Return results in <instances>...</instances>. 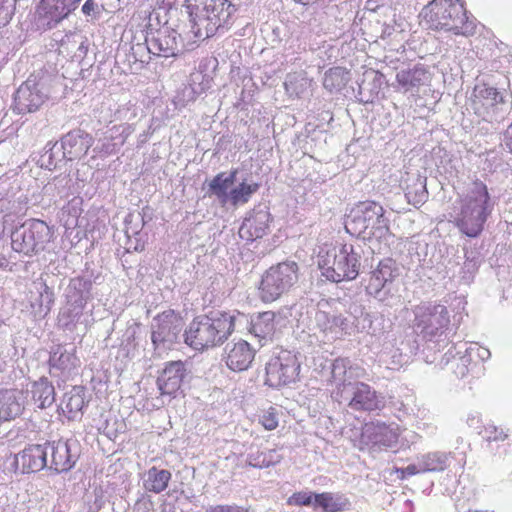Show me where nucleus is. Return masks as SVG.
<instances>
[{
  "label": "nucleus",
  "mask_w": 512,
  "mask_h": 512,
  "mask_svg": "<svg viewBox=\"0 0 512 512\" xmlns=\"http://www.w3.org/2000/svg\"><path fill=\"white\" fill-rule=\"evenodd\" d=\"M430 81L431 72L424 64L408 65L396 73V84L393 87L402 93H414Z\"/></svg>",
  "instance_id": "21"
},
{
  "label": "nucleus",
  "mask_w": 512,
  "mask_h": 512,
  "mask_svg": "<svg viewBox=\"0 0 512 512\" xmlns=\"http://www.w3.org/2000/svg\"><path fill=\"white\" fill-rule=\"evenodd\" d=\"M73 11L62 0H41L36 18L39 29L47 30L55 27Z\"/></svg>",
  "instance_id": "27"
},
{
  "label": "nucleus",
  "mask_w": 512,
  "mask_h": 512,
  "mask_svg": "<svg viewBox=\"0 0 512 512\" xmlns=\"http://www.w3.org/2000/svg\"><path fill=\"white\" fill-rule=\"evenodd\" d=\"M48 95L46 84L41 79L30 76L16 90L13 110L21 115L36 112L47 101Z\"/></svg>",
  "instance_id": "16"
},
{
  "label": "nucleus",
  "mask_w": 512,
  "mask_h": 512,
  "mask_svg": "<svg viewBox=\"0 0 512 512\" xmlns=\"http://www.w3.org/2000/svg\"><path fill=\"white\" fill-rule=\"evenodd\" d=\"M485 438L487 441H504L507 439L508 434L504 432L502 428H498L494 425H488L484 430Z\"/></svg>",
  "instance_id": "53"
},
{
  "label": "nucleus",
  "mask_w": 512,
  "mask_h": 512,
  "mask_svg": "<svg viewBox=\"0 0 512 512\" xmlns=\"http://www.w3.org/2000/svg\"><path fill=\"white\" fill-rule=\"evenodd\" d=\"M32 400L40 409H46L55 402V388L46 377L35 381L31 386Z\"/></svg>",
  "instance_id": "37"
},
{
  "label": "nucleus",
  "mask_w": 512,
  "mask_h": 512,
  "mask_svg": "<svg viewBox=\"0 0 512 512\" xmlns=\"http://www.w3.org/2000/svg\"><path fill=\"white\" fill-rule=\"evenodd\" d=\"M127 58H128L129 65L132 69L134 64H133V56H131V52L127 55Z\"/></svg>",
  "instance_id": "64"
},
{
  "label": "nucleus",
  "mask_w": 512,
  "mask_h": 512,
  "mask_svg": "<svg viewBox=\"0 0 512 512\" xmlns=\"http://www.w3.org/2000/svg\"><path fill=\"white\" fill-rule=\"evenodd\" d=\"M171 477L172 474L169 470L153 466L144 473L143 487L146 491L159 494L167 488Z\"/></svg>",
  "instance_id": "38"
},
{
  "label": "nucleus",
  "mask_w": 512,
  "mask_h": 512,
  "mask_svg": "<svg viewBox=\"0 0 512 512\" xmlns=\"http://www.w3.org/2000/svg\"><path fill=\"white\" fill-rule=\"evenodd\" d=\"M254 357V348L247 341L240 339L226 344L222 360L230 370L241 372L251 366Z\"/></svg>",
  "instance_id": "22"
},
{
  "label": "nucleus",
  "mask_w": 512,
  "mask_h": 512,
  "mask_svg": "<svg viewBox=\"0 0 512 512\" xmlns=\"http://www.w3.org/2000/svg\"><path fill=\"white\" fill-rule=\"evenodd\" d=\"M138 328H139L138 324H136V323L132 324L127 327V329L125 330V332L123 334L121 345L125 346L128 351H129L130 347L134 348L136 346L135 339L137 336Z\"/></svg>",
  "instance_id": "52"
},
{
  "label": "nucleus",
  "mask_w": 512,
  "mask_h": 512,
  "mask_svg": "<svg viewBox=\"0 0 512 512\" xmlns=\"http://www.w3.org/2000/svg\"><path fill=\"white\" fill-rule=\"evenodd\" d=\"M50 239L49 226L39 219L26 220L11 232L12 249L25 256H33L43 251Z\"/></svg>",
  "instance_id": "10"
},
{
  "label": "nucleus",
  "mask_w": 512,
  "mask_h": 512,
  "mask_svg": "<svg viewBox=\"0 0 512 512\" xmlns=\"http://www.w3.org/2000/svg\"><path fill=\"white\" fill-rule=\"evenodd\" d=\"M136 509H137V511L143 510V512L150 511V509L148 508V506L146 504H144L143 506H138Z\"/></svg>",
  "instance_id": "63"
},
{
  "label": "nucleus",
  "mask_w": 512,
  "mask_h": 512,
  "mask_svg": "<svg viewBox=\"0 0 512 512\" xmlns=\"http://www.w3.org/2000/svg\"><path fill=\"white\" fill-rule=\"evenodd\" d=\"M399 275V268L395 260L385 258L379 261L374 270L371 271L366 292L370 296L385 302L390 296L389 286Z\"/></svg>",
  "instance_id": "17"
},
{
  "label": "nucleus",
  "mask_w": 512,
  "mask_h": 512,
  "mask_svg": "<svg viewBox=\"0 0 512 512\" xmlns=\"http://www.w3.org/2000/svg\"><path fill=\"white\" fill-rule=\"evenodd\" d=\"M309 18L306 19V16H304L303 22L306 23V25L315 32H319L322 30V24L324 19V14L320 11H316L313 8V12L309 13Z\"/></svg>",
  "instance_id": "51"
},
{
  "label": "nucleus",
  "mask_w": 512,
  "mask_h": 512,
  "mask_svg": "<svg viewBox=\"0 0 512 512\" xmlns=\"http://www.w3.org/2000/svg\"><path fill=\"white\" fill-rule=\"evenodd\" d=\"M315 497L316 493L306 491L296 492L288 499V504L297 506H314Z\"/></svg>",
  "instance_id": "49"
},
{
  "label": "nucleus",
  "mask_w": 512,
  "mask_h": 512,
  "mask_svg": "<svg viewBox=\"0 0 512 512\" xmlns=\"http://www.w3.org/2000/svg\"><path fill=\"white\" fill-rule=\"evenodd\" d=\"M179 38L180 34L169 26L150 30L146 34L148 52L159 57H176L181 52Z\"/></svg>",
  "instance_id": "19"
},
{
  "label": "nucleus",
  "mask_w": 512,
  "mask_h": 512,
  "mask_svg": "<svg viewBox=\"0 0 512 512\" xmlns=\"http://www.w3.org/2000/svg\"><path fill=\"white\" fill-rule=\"evenodd\" d=\"M247 322L240 312H212L192 320L185 330L184 342L197 351L222 345L237 328V322Z\"/></svg>",
  "instance_id": "2"
},
{
  "label": "nucleus",
  "mask_w": 512,
  "mask_h": 512,
  "mask_svg": "<svg viewBox=\"0 0 512 512\" xmlns=\"http://www.w3.org/2000/svg\"><path fill=\"white\" fill-rule=\"evenodd\" d=\"M31 290L30 306L36 317L44 318L54 303L53 290L45 282H34Z\"/></svg>",
  "instance_id": "33"
},
{
  "label": "nucleus",
  "mask_w": 512,
  "mask_h": 512,
  "mask_svg": "<svg viewBox=\"0 0 512 512\" xmlns=\"http://www.w3.org/2000/svg\"><path fill=\"white\" fill-rule=\"evenodd\" d=\"M349 501L342 495L329 492L316 494L314 509L322 508L324 512H341L347 509Z\"/></svg>",
  "instance_id": "40"
},
{
  "label": "nucleus",
  "mask_w": 512,
  "mask_h": 512,
  "mask_svg": "<svg viewBox=\"0 0 512 512\" xmlns=\"http://www.w3.org/2000/svg\"><path fill=\"white\" fill-rule=\"evenodd\" d=\"M88 402L86 388L74 386L64 394L60 409L68 420L75 421L81 419Z\"/></svg>",
  "instance_id": "31"
},
{
  "label": "nucleus",
  "mask_w": 512,
  "mask_h": 512,
  "mask_svg": "<svg viewBox=\"0 0 512 512\" xmlns=\"http://www.w3.org/2000/svg\"><path fill=\"white\" fill-rule=\"evenodd\" d=\"M346 82L345 71L340 67H334L325 73L323 86L325 89L332 92L333 90H340L345 86Z\"/></svg>",
  "instance_id": "44"
},
{
  "label": "nucleus",
  "mask_w": 512,
  "mask_h": 512,
  "mask_svg": "<svg viewBox=\"0 0 512 512\" xmlns=\"http://www.w3.org/2000/svg\"><path fill=\"white\" fill-rule=\"evenodd\" d=\"M92 286L91 279L82 276L69 281L65 290L66 303L59 314V322L66 329H72L79 322L88 301L92 298Z\"/></svg>",
  "instance_id": "11"
},
{
  "label": "nucleus",
  "mask_w": 512,
  "mask_h": 512,
  "mask_svg": "<svg viewBox=\"0 0 512 512\" xmlns=\"http://www.w3.org/2000/svg\"><path fill=\"white\" fill-rule=\"evenodd\" d=\"M23 409L22 393L19 390H0V423L20 416Z\"/></svg>",
  "instance_id": "34"
},
{
  "label": "nucleus",
  "mask_w": 512,
  "mask_h": 512,
  "mask_svg": "<svg viewBox=\"0 0 512 512\" xmlns=\"http://www.w3.org/2000/svg\"><path fill=\"white\" fill-rule=\"evenodd\" d=\"M366 371L359 365H353L348 358H336L331 364V379L335 384L333 390V398L338 397V392L347 386L352 384L358 379L364 378Z\"/></svg>",
  "instance_id": "24"
},
{
  "label": "nucleus",
  "mask_w": 512,
  "mask_h": 512,
  "mask_svg": "<svg viewBox=\"0 0 512 512\" xmlns=\"http://www.w3.org/2000/svg\"><path fill=\"white\" fill-rule=\"evenodd\" d=\"M470 107L475 115L489 123H500L511 110V101L505 90L486 83L475 85Z\"/></svg>",
  "instance_id": "7"
},
{
  "label": "nucleus",
  "mask_w": 512,
  "mask_h": 512,
  "mask_svg": "<svg viewBox=\"0 0 512 512\" xmlns=\"http://www.w3.org/2000/svg\"><path fill=\"white\" fill-rule=\"evenodd\" d=\"M503 145L512 154V121L504 132Z\"/></svg>",
  "instance_id": "57"
},
{
  "label": "nucleus",
  "mask_w": 512,
  "mask_h": 512,
  "mask_svg": "<svg viewBox=\"0 0 512 512\" xmlns=\"http://www.w3.org/2000/svg\"><path fill=\"white\" fill-rule=\"evenodd\" d=\"M363 250L360 245L338 244L318 254V266L322 275L329 281L354 280L361 267Z\"/></svg>",
  "instance_id": "5"
},
{
  "label": "nucleus",
  "mask_w": 512,
  "mask_h": 512,
  "mask_svg": "<svg viewBox=\"0 0 512 512\" xmlns=\"http://www.w3.org/2000/svg\"><path fill=\"white\" fill-rule=\"evenodd\" d=\"M451 453L434 451L419 456L420 467L424 473L444 471L450 464Z\"/></svg>",
  "instance_id": "39"
},
{
  "label": "nucleus",
  "mask_w": 512,
  "mask_h": 512,
  "mask_svg": "<svg viewBox=\"0 0 512 512\" xmlns=\"http://www.w3.org/2000/svg\"><path fill=\"white\" fill-rule=\"evenodd\" d=\"M125 233L128 238L132 235H139L141 229L144 226V218L140 212L129 213L125 218Z\"/></svg>",
  "instance_id": "47"
},
{
  "label": "nucleus",
  "mask_w": 512,
  "mask_h": 512,
  "mask_svg": "<svg viewBox=\"0 0 512 512\" xmlns=\"http://www.w3.org/2000/svg\"><path fill=\"white\" fill-rule=\"evenodd\" d=\"M282 455L276 449H266L263 451L250 452L247 455V464L255 468H267L278 464Z\"/></svg>",
  "instance_id": "42"
},
{
  "label": "nucleus",
  "mask_w": 512,
  "mask_h": 512,
  "mask_svg": "<svg viewBox=\"0 0 512 512\" xmlns=\"http://www.w3.org/2000/svg\"><path fill=\"white\" fill-rule=\"evenodd\" d=\"M481 264V255L477 250L465 249V261L460 267L458 277L464 284H470Z\"/></svg>",
  "instance_id": "41"
},
{
  "label": "nucleus",
  "mask_w": 512,
  "mask_h": 512,
  "mask_svg": "<svg viewBox=\"0 0 512 512\" xmlns=\"http://www.w3.org/2000/svg\"><path fill=\"white\" fill-rule=\"evenodd\" d=\"M97 9L98 4L94 0H86L82 6V12L86 16H94Z\"/></svg>",
  "instance_id": "56"
},
{
  "label": "nucleus",
  "mask_w": 512,
  "mask_h": 512,
  "mask_svg": "<svg viewBox=\"0 0 512 512\" xmlns=\"http://www.w3.org/2000/svg\"><path fill=\"white\" fill-rule=\"evenodd\" d=\"M127 251L133 250V251H143L144 250V242H142L140 239H135V242L133 243L131 240L127 243Z\"/></svg>",
  "instance_id": "58"
},
{
  "label": "nucleus",
  "mask_w": 512,
  "mask_h": 512,
  "mask_svg": "<svg viewBox=\"0 0 512 512\" xmlns=\"http://www.w3.org/2000/svg\"><path fill=\"white\" fill-rule=\"evenodd\" d=\"M17 0H0V27L6 26L13 18Z\"/></svg>",
  "instance_id": "48"
},
{
  "label": "nucleus",
  "mask_w": 512,
  "mask_h": 512,
  "mask_svg": "<svg viewBox=\"0 0 512 512\" xmlns=\"http://www.w3.org/2000/svg\"><path fill=\"white\" fill-rule=\"evenodd\" d=\"M321 306V304H318V308L314 313V328L318 329L324 336L330 339L337 338L341 332L347 333L349 320L342 314H330L324 311Z\"/></svg>",
  "instance_id": "29"
},
{
  "label": "nucleus",
  "mask_w": 512,
  "mask_h": 512,
  "mask_svg": "<svg viewBox=\"0 0 512 512\" xmlns=\"http://www.w3.org/2000/svg\"><path fill=\"white\" fill-rule=\"evenodd\" d=\"M259 188L260 184L253 181L247 182L246 180H243L230 190V204L232 206H237L248 203Z\"/></svg>",
  "instance_id": "43"
},
{
  "label": "nucleus",
  "mask_w": 512,
  "mask_h": 512,
  "mask_svg": "<svg viewBox=\"0 0 512 512\" xmlns=\"http://www.w3.org/2000/svg\"><path fill=\"white\" fill-rule=\"evenodd\" d=\"M397 429L385 423L366 424L361 433V443L378 448H392L398 442Z\"/></svg>",
  "instance_id": "26"
},
{
  "label": "nucleus",
  "mask_w": 512,
  "mask_h": 512,
  "mask_svg": "<svg viewBox=\"0 0 512 512\" xmlns=\"http://www.w3.org/2000/svg\"><path fill=\"white\" fill-rule=\"evenodd\" d=\"M492 210L493 203L487 186L481 181H475L460 202L455 224L463 234L475 238L483 231Z\"/></svg>",
  "instance_id": "4"
},
{
  "label": "nucleus",
  "mask_w": 512,
  "mask_h": 512,
  "mask_svg": "<svg viewBox=\"0 0 512 512\" xmlns=\"http://www.w3.org/2000/svg\"><path fill=\"white\" fill-rule=\"evenodd\" d=\"M345 229L363 240L381 241L390 234L389 220L383 207L374 201H364L353 207L347 216Z\"/></svg>",
  "instance_id": "6"
},
{
  "label": "nucleus",
  "mask_w": 512,
  "mask_h": 512,
  "mask_svg": "<svg viewBox=\"0 0 512 512\" xmlns=\"http://www.w3.org/2000/svg\"><path fill=\"white\" fill-rule=\"evenodd\" d=\"M265 369V384L272 388H279L296 380L300 371V362L290 351H281L268 361Z\"/></svg>",
  "instance_id": "15"
},
{
  "label": "nucleus",
  "mask_w": 512,
  "mask_h": 512,
  "mask_svg": "<svg viewBox=\"0 0 512 512\" xmlns=\"http://www.w3.org/2000/svg\"><path fill=\"white\" fill-rule=\"evenodd\" d=\"M384 62H385L387 65H390V66H391V68H393V69H398V67L395 65V64L398 62V60H397V61H394V60L391 58V56H388V55H387V56H385V57H384Z\"/></svg>",
  "instance_id": "60"
},
{
  "label": "nucleus",
  "mask_w": 512,
  "mask_h": 512,
  "mask_svg": "<svg viewBox=\"0 0 512 512\" xmlns=\"http://www.w3.org/2000/svg\"><path fill=\"white\" fill-rule=\"evenodd\" d=\"M490 356L491 352L489 349L480 346L478 343H472L469 347L465 348L464 353L459 357H456L452 349H449L445 353L444 358L446 359V364L452 358L453 372L458 378H464L469 375L478 378L484 373L485 367L483 363Z\"/></svg>",
  "instance_id": "14"
},
{
  "label": "nucleus",
  "mask_w": 512,
  "mask_h": 512,
  "mask_svg": "<svg viewBox=\"0 0 512 512\" xmlns=\"http://www.w3.org/2000/svg\"><path fill=\"white\" fill-rule=\"evenodd\" d=\"M78 359L75 355V348L64 345H56L50 352V372L56 375L55 371L70 373L77 366Z\"/></svg>",
  "instance_id": "35"
},
{
  "label": "nucleus",
  "mask_w": 512,
  "mask_h": 512,
  "mask_svg": "<svg viewBox=\"0 0 512 512\" xmlns=\"http://www.w3.org/2000/svg\"><path fill=\"white\" fill-rule=\"evenodd\" d=\"M205 512H255L254 509L236 504H218L210 505L205 509Z\"/></svg>",
  "instance_id": "50"
},
{
  "label": "nucleus",
  "mask_w": 512,
  "mask_h": 512,
  "mask_svg": "<svg viewBox=\"0 0 512 512\" xmlns=\"http://www.w3.org/2000/svg\"><path fill=\"white\" fill-rule=\"evenodd\" d=\"M299 279L297 262L286 260L272 265L262 275L259 284V297L264 303L278 300L287 294Z\"/></svg>",
  "instance_id": "8"
},
{
  "label": "nucleus",
  "mask_w": 512,
  "mask_h": 512,
  "mask_svg": "<svg viewBox=\"0 0 512 512\" xmlns=\"http://www.w3.org/2000/svg\"><path fill=\"white\" fill-rule=\"evenodd\" d=\"M47 456L50 455L48 468L57 473L71 470L80 455V445L76 439L49 441L45 443Z\"/></svg>",
  "instance_id": "18"
},
{
  "label": "nucleus",
  "mask_w": 512,
  "mask_h": 512,
  "mask_svg": "<svg viewBox=\"0 0 512 512\" xmlns=\"http://www.w3.org/2000/svg\"><path fill=\"white\" fill-rule=\"evenodd\" d=\"M14 464L22 473L38 472L45 467L48 468L45 444H33L24 448L14 456Z\"/></svg>",
  "instance_id": "28"
},
{
  "label": "nucleus",
  "mask_w": 512,
  "mask_h": 512,
  "mask_svg": "<svg viewBox=\"0 0 512 512\" xmlns=\"http://www.w3.org/2000/svg\"><path fill=\"white\" fill-rule=\"evenodd\" d=\"M466 422L470 427H475L480 422V419L477 415H469Z\"/></svg>",
  "instance_id": "59"
},
{
  "label": "nucleus",
  "mask_w": 512,
  "mask_h": 512,
  "mask_svg": "<svg viewBox=\"0 0 512 512\" xmlns=\"http://www.w3.org/2000/svg\"><path fill=\"white\" fill-rule=\"evenodd\" d=\"M151 52H148V43H137L131 46V56H133V64L135 69L143 68L145 63H148Z\"/></svg>",
  "instance_id": "45"
},
{
  "label": "nucleus",
  "mask_w": 512,
  "mask_h": 512,
  "mask_svg": "<svg viewBox=\"0 0 512 512\" xmlns=\"http://www.w3.org/2000/svg\"><path fill=\"white\" fill-rule=\"evenodd\" d=\"M420 469H421V467H420V459H419V456H418L416 463L410 464L407 467L398 470V472H400L402 474V477H405V476H412V475H415V474L424 473Z\"/></svg>",
  "instance_id": "55"
},
{
  "label": "nucleus",
  "mask_w": 512,
  "mask_h": 512,
  "mask_svg": "<svg viewBox=\"0 0 512 512\" xmlns=\"http://www.w3.org/2000/svg\"><path fill=\"white\" fill-rule=\"evenodd\" d=\"M420 16L421 23L430 30H443L465 37L476 33V18L468 15L459 0H433L422 9Z\"/></svg>",
  "instance_id": "3"
},
{
  "label": "nucleus",
  "mask_w": 512,
  "mask_h": 512,
  "mask_svg": "<svg viewBox=\"0 0 512 512\" xmlns=\"http://www.w3.org/2000/svg\"><path fill=\"white\" fill-rule=\"evenodd\" d=\"M413 330L427 342H439L446 335L450 315L446 306L436 303H422L413 309Z\"/></svg>",
  "instance_id": "9"
},
{
  "label": "nucleus",
  "mask_w": 512,
  "mask_h": 512,
  "mask_svg": "<svg viewBox=\"0 0 512 512\" xmlns=\"http://www.w3.org/2000/svg\"><path fill=\"white\" fill-rule=\"evenodd\" d=\"M7 265H8L7 258L4 255L0 254V268H4Z\"/></svg>",
  "instance_id": "61"
},
{
  "label": "nucleus",
  "mask_w": 512,
  "mask_h": 512,
  "mask_svg": "<svg viewBox=\"0 0 512 512\" xmlns=\"http://www.w3.org/2000/svg\"><path fill=\"white\" fill-rule=\"evenodd\" d=\"M272 216L265 205L255 206L245 217L239 228V236L246 241H254L265 236L269 229Z\"/></svg>",
  "instance_id": "20"
},
{
  "label": "nucleus",
  "mask_w": 512,
  "mask_h": 512,
  "mask_svg": "<svg viewBox=\"0 0 512 512\" xmlns=\"http://www.w3.org/2000/svg\"><path fill=\"white\" fill-rule=\"evenodd\" d=\"M188 375L185 362L181 360L167 362L157 378L158 389L161 394L175 395Z\"/></svg>",
  "instance_id": "23"
},
{
  "label": "nucleus",
  "mask_w": 512,
  "mask_h": 512,
  "mask_svg": "<svg viewBox=\"0 0 512 512\" xmlns=\"http://www.w3.org/2000/svg\"><path fill=\"white\" fill-rule=\"evenodd\" d=\"M183 319L174 310H166L157 314L151 322V342L154 352L161 354L173 349L180 342L183 330Z\"/></svg>",
  "instance_id": "12"
},
{
  "label": "nucleus",
  "mask_w": 512,
  "mask_h": 512,
  "mask_svg": "<svg viewBox=\"0 0 512 512\" xmlns=\"http://www.w3.org/2000/svg\"><path fill=\"white\" fill-rule=\"evenodd\" d=\"M394 31V28L390 27V26H386L384 29H383V36H390L392 34V32Z\"/></svg>",
  "instance_id": "62"
},
{
  "label": "nucleus",
  "mask_w": 512,
  "mask_h": 512,
  "mask_svg": "<svg viewBox=\"0 0 512 512\" xmlns=\"http://www.w3.org/2000/svg\"><path fill=\"white\" fill-rule=\"evenodd\" d=\"M245 317L247 319V322H237V326L242 324L249 325V332L256 338H258L260 342L272 339L276 330V314L274 312L265 311L262 313H258L257 315L251 317L250 320L246 315Z\"/></svg>",
  "instance_id": "32"
},
{
  "label": "nucleus",
  "mask_w": 512,
  "mask_h": 512,
  "mask_svg": "<svg viewBox=\"0 0 512 512\" xmlns=\"http://www.w3.org/2000/svg\"><path fill=\"white\" fill-rule=\"evenodd\" d=\"M236 11L233 0H174L168 14L170 18L180 15L183 21L187 20L189 33L198 41L229 29Z\"/></svg>",
  "instance_id": "1"
},
{
  "label": "nucleus",
  "mask_w": 512,
  "mask_h": 512,
  "mask_svg": "<svg viewBox=\"0 0 512 512\" xmlns=\"http://www.w3.org/2000/svg\"><path fill=\"white\" fill-rule=\"evenodd\" d=\"M57 146V143L48 142L44 147V152L40 155L38 164L40 167L53 170L57 167L58 162L61 159L55 158L54 149Z\"/></svg>",
  "instance_id": "46"
},
{
  "label": "nucleus",
  "mask_w": 512,
  "mask_h": 512,
  "mask_svg": "<svg viewBox=\"0 0 512 512\" xmlns=\"http://www.w3.org/2000/svg\"><path fill=\"white\" fill-rule=\"evenodd\" d=\"M335 400L340 404L344 403L352 411L359 412H373L385 406L384 396L359 379L343 386Z\"/></svg>",
  "instance_id": "13"
},
{
  "label": "nucleus",
  "mask_w": 512,
  "mask_h": 512,
  "mask_svg": "<svg viewBox=\"0 0 512 512\" xmlns=\"http://www.w3.org/2000/svg\"><path fill=\"white\" fill-rule=\"evenodd\" d=\"M238 169H232L229 174L220 172L215 175L208 183L205 190L204 197L215 198L221 207L230 204L229 192L232 185L236 180Z\"/></svg>",
  "instance_id": "30"
},
{
  "label": "nucleus",
  "mask_w": 512,
  "mask_h": 512,
  "mask_svg": "<svg viewBox=\"0 0 512 512\" xmlns=\"http://www.w3.org/2000/svg\"><path fill=\"white\" fill-rule=\"evenodd\" d=\"M94 143L91 134L81 129H74L61 138L62 158L68 161L81 159Z\"/></svg>",
  "instance_id": "25"
},
{
  "label": "nucleus",
  "mask_w": 512,
  "mask_h": 512,
  "mask_svg": "<svg viewBox=\"0 0 512 512\" xmlns=\"http://www.w3.org/2000/svg\"><path fill=\"white\" fill-rule=\"evenodd\" d=\"M260 423L267 430H273L278 426V419L275 413V409L270 408L260 416Z\"/></svg>",
  "instance_id": "54"
},
{
  "label": "nucleus",
  "mask_w": 512,
  "mask_h": 512,
  "mask_svg": "<svg viewBox=\"0 0 512 512\" xmlns=\"http://www.w3.org/2000/svg\"><path fill=\"white\" fill-rule=\"evenodd\" d=\"M426 180V177L418 174L406 179L405 197L414 207H420L428 200Z\"/></svg>",
  "instance_id": "36"
}]
</instances>
